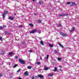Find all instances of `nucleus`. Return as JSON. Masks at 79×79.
<instances>
[{"label": "nucleus", "instance_id": "473e14b6", "mask_svg": "<svg viewBox=\"0 0 79 79\" xmlns=\"http://www.w3.org/2000/svg\"><path fill=\"white\" fill-rule=\"evenodd\" d=\"M19 27H23V26L22 25H20L19 26Z\"/></svg>", "mask_w": 79, "mask_h": 79}, {"label": "nucleus", "instance_id": "f8f14e48", "mask_svg": "<svg viewBox=\"0 0 79 79\" xmlns=\"http://www.w3.org/2000/svg\"><path fill=\"white\" fill-rule=\"evenodd\" d=\"M49 45L50 46V47H53V44H49Z\"/></svg>", "mask_w": 79, "mask_h": 79}, {"label": "nucleus", "instance_id": "7ed1b4c3", "mask_svg": "<svg viewBox=\"0 0 79 79\" xmlns=\"http://www.w3.org/2000/svg\"><path fill=\"white\" fill-rule=\"evenodd\" d=\"M19 61L20 63H22V64H24L25 63V62L21 59H19Z\"/></svg>", "mask_w": 79, "mask_h": 79}, {"label": "nucleus", "instance_id": "393cba45", "mask_svg": "<svg viewBox=\"0 0 79 79\" xmlns=\"http://www.w3.org/2000/svg\"><path fill=\"white\" fill-rule=\"evenodd\" d=\"M12 54H13L12 52H10L9 53V55H11Z\"/></svg>", "mask_w": 79, "mask_h": 79}, {"label": "nucleus", "instance_id": "de8ad7c7", "mask_svg": "<svg viewBox=\"0 0 79 79\" xmlns=\"http://www.w3.org/2000/svg\"><path fill=\"white\" fill-rule=\"evenodd\" d=\"M16 14H14V15H16Z\"/></svg>", "mask_w": 79, "mask_h": 79}, {"label": "nucleus", "instance_id": "2f4dec72", "mask_svg": "<svg viewBox=\"0 0 79 79\" xmlns=\"http://www.w3.org/2000/svg\"><path fill=\"white\" fill-rule=\"evenodd\" d=\"M67 5H69L70 4V2H67Z\"/></svg>", "mask_w": 79, "mask_h": 79}, {"label": "nucleus", "instance_id": "a18cd8bd", "mask_svg": "<svg viewBox=\"0 0 79 79\" xmlns=\"http://www.w3.org/2000/svg\"><path fill=\"white\" fill-rule=\"evenodd\" d=\"M37 60H38V59H37L36 60V61H37Z\"/></svg>", "mask_w": 79, "mask_h": 79}, {"label": "nucleus", "instance_id": "b1692460", "mask_svg": "<svg viewBox=\"0 0 79 79\" xmlns=\"http://www.w3.org/2000/svg\"><path fill=\"white\" fill-rule=\"evenodd\" d=\"M37 64H40V62H38L36 63Z\"/></svg>", "mask_w": 79, "mask_h": 79}, {"label": "nucleus", "instance_id": "c756f323", "mask_svg": "<svg viewBox=\"0 0 79 79\" xmlns=\"http://www.w3.org/2000/svg\"><path fill=\"white\" fill-rule=\"evenodd\" d=\"M38 22L39 23H41V20H38Z\"/></svg>", "mask_w": 79, "mask_h": 79}, {"label": "nucleus", "instance_id": "2eb2a0df", "mask_svg": "<svg viewBox=\"0 0 79 79\" xmlns=\"http://www.w3.org/2000/svg\"><path fill=\"white\" fill-rule=\"evenodd\" d=\"M53 76V74H49L48 75V76Z\"/></svg>", "mask_w": 79, "mask_h": 79}, {"label": "nucleus", "instance_id": "f3484780", "mask_svg": "<svg viewBox=\"0 0 79 79\" xmlns=\"http://www.w3.org/2000/svg\"><path fill=\"white\" fill-rule=\"evenodd\" d=\"M29 25L31 26V27H33L34 26V25L32 23H30L29 24Z\"/></svg>", "mask_w": 79, "mask_h": 79}, {"label": "nucleus", "instance_id": "c85d7f7f", "mask_svg": "<svg viewBox=\"0 0 79 79\" xmlns=\"http://www.w3.org/2000/svg\"><path fill=\"white\" fill-rule=\"evenodd\" d=\"M34 78H35V77H34V76H32L31 77V79H34Z\"/></svg>", "mask_w": 79, "mask_h": 79}, {"label": "nucleus", "instance_id": "9d476101", "mask_svg": "<svg viewBox=\"0 0 79 79\" xmlns=\"http://www.w3.org/2000/svg\"><path fill=\"white\" fill-rule=\"evenodd\" d=\"M53 71H57V67H55V69H53L52 70Z\"/></svg>", "mask_w": 79, "mask_h": 79}, {"label": "nucleus", "instance_id": "4468645a", "mask_svg": "<svg viewBox=\"0 0 79 79\" xmlns=\"http://www.w3.org/2000/svg\"><path fill=\"white\" fill-rule=\"evenodd\" d=\"M24 75H25V76H29V75L28 74V73L25 72V73L24 74Z\"/></svg>", "mask_w": 79, "mask_h": 79}, {"label": "nucleus", "instance_id": "aec40b11", "mask_svg": "<svg viewBox=\"0 0 79 79\" xmlns=\"http://www.w3.org/2000/svg\"><path fill=\"white\" fill-rule=\"evenodd\" d=\"M61 26V23H60L58 24L57 25L58 27H60V26Z\"/></svg>", "mask_w": 79, "mask_h": 79}, {"label": "nucleus", "instance_id": "dca6fc26", "mask_svg": "<svg viewBox=\"0 0 79 79\" xmlns=\"http://www.w3.org/2000/svg\"><path fill=\"white\" fill-rule=\"evenodd\" d=\"M5 34H7V35H9L10 34L8 32L6 31H5Z\"/></svg>", "mask_w": 79, "mask_h": 79}, {"label": "nucleus", "instance_id": "e433bc0d", "mask_svg": "<svg viewBox=\"0 0 79 79\" xmlns=\"http://www.w3.org/2000/svg\"><path fill=\"white\" fill-rule=\"evenodd\" d=\"M1 76H2V75L1 74H0V77H1Z\"/></svg>", "mask_w": 79, "mask_h": 79}, {"label": "nucleus", "instance_id": "4be33fe9", "mask_svg": "<svg viewBox=\"0 0 79 79\" xmlns=\"http://www.w3.org/2000/svg\"><path fill=\"white\" fill-rule=\"evenodd\" d=\"M16 66H18V64H17L15 65H14V66H13V68H16Z\"/></svg>", "mask_w": 79, "mask_h": 79}, {"label": "nucleus", "instance_id": "37998d69", "mask_svg": "<svg viewBox=\"0 0 79 79\" xmlns=\"http://www.w3.org/2000/svg\"><path fill=\"white\" fill-rule=\"evenodd\" d=\"M59 68H61V66L60 65L59 66Z\"/></svg>", "mask_w": 79, "mask_h": 79}, {"label": "nucleus", "instance_id": "4c0bfd02", "mask_svg": "<svg viewBox=\"0 0 79 79\" xmlns=\"http://www.w3.org/2000/svg\"><path fill=\"white\" fill-rule=\"evenodd\" d=\"M18 79H22V78H21L19 77L18 78Z\"/></svg>", "mask_w": 79, "mask_h": 79}, {"label": "nucleus", "instance_id": "20e7f679", "mask_svg": "<svg viewBox=\"0 0 79 79\" xmlns=\"http://www.w3.org/2000/svg\"><path fill=\"white\" fill-rule=\"evenodd\" d=\"M37 29H35L31 31L30 32V34H34L35 32L37 31Z\"/></svg>", "mask_w": 79, "mask_h": 79}, {"label": "nucleus", "instance_id": "412c9836", "mask_svg": "<svg viewBox=\"0 0 79 79\" xmlns=\"http://www.w3.org/2000/svg\"><path fill=\"white\" fill-rule=\"evenodd\" d=\"M27 68L28 69H31L32 68V67L31 66H28Z\"/></svg>", "mask_w": 79, "mask_h": 79}, {"label": "nucleus", "instance_id": "bb28decb", "mask_svg": "<svg viewBox=\"0 0 79 79\" xmlns=\"http://www.w3.org/2000/svg\"><path fill=\"white\" fill-rule=\"evenodd\" d=\"M58 61H60V60H61V58H58Z\"/></svg>", "mask_w": 79, "mask_h": 79}, {"label": "nucleus", "instance_id": "79ce46f5", "mask_svg": "<svg viewBox=\"0 0 79 79\" xmlns=\"http://www.w3.org/2000/svg\"><path fill=\"white\" fill-rule=\"evenodd\" d=\"M32 2H35V0H32Z\"/></svg>", "mask_w": 79, "mask_h": 79}, {"label": "nucleus", "instance_id": "a19ab883", "mask_svg": "<svg viewBox=\"0 0 79 79\" xmlns=\"http://www.w3.org/2000/svg\"><path fill=\"white\" fill-rule=\"evenodd\" d=\"M3 27H4L5 28V27H6V26H3Z\"/></svg>", "mask_w": 79, "mask_h": 79}, {"label": "nucleus", "instance_id": "7c9ffc66", "mask_svg": "<svg viewBox=\"0 0 79 79\" xmlns=\"http://www.w3.org/2000/svg\"><path fill=\"white\" fill-rule=\"evenodd\" d=\"M0 40L2 41V37L0 36Z\"/></svg>", "mask_w": 79, "mask_h": 79}, {"label": "nucleus", "instance_id": "72a5a7b5", "mask_svg": "<svg viewBox=\"0 0 79 79\" xmlns=\"http://www.w3.org/2000/svg\"><path fill=\"white\" fill-rule=\"evenodd\" d=\"M29 52H32V50H29Z\"/></svg>", "mask_w": 79, "mask_h": 79}, {"label": "nucleus", "instance_id": "ea45409f", "mask_svg": "<svg viewBox=\"0 0 79 79\" xmlns=\"http://www.w3.org/2000/svg\"><path fill=\"white\" fill-rule=\"evenodd\" d=\"M2 27H0V29H2Z\"/></svg>", "mask_w": 79, "mask_h": 79}, {"label": "nucleus", "instance_id": "f257e3e1", "mask_svg": "<svg viewBox=\"0 0 79 79\" xmlns=\"http://www.w3.org/2000/svg\"><path fill=\"white\" fill-rule=\"evenodd\" d=\"M59 34H60L62 36H63V37H66L68 36V35L61 32H60Z\"/></svg>", "mask_w": 79, "mask_h": 79}, {"label": "nucleus", "instance_id": "f704fd0d", "mask_svg": "<svg viewBox=\"0 0 79 79\" xmlns=\"http://www.w3.org/2000/svg\"><path fill=\"white\" fill-rule=\"evenodd\" d=\"M15 58H16L17 59H18V56H16V57H15Z\"/></svg>", "mask_w": 79, "mask_h": 79}, {"label": "nucleus", "instance_id": "9b49d317", "mask_svg": "<svg viewBox=\"0 0 79 79\" xmlns=\"http://www.w3.org/2000/svg\"><path fill=\"white\" fill-rule=\"evenodd\" d=\"M48 56H49V55L48 54L47 55L46 57L45 58V59H46V61H47V60H48Z\"/></svg>", "mask_w": 79, "mask_h": 79}, {"label": "nucleus", "instance_id": "c9c22d12", "mask_svg": "<svg viewBox=\"0 0 79 79\" xmlns=\"http://www.w3.org/2000/svg\"><path fill=\"white\" fill-rule=\"evenodd\" d=\"M40 60H42V57H40Z\"/></svg>", "mask_w": 79, "mask_h": 79}, {"label": "nucleus", "instance_id": "39448f33", "mask_svg": "<svg viewBox=\"0 0 79 79\" xmlns=\"http://www.w3.org/2000/svg\"><path fill=\"white\" fill-rule=\"evenodd\" d=\"M68 14H62L59 15V16H68Z\"/></svg>", "mask_w": 79, "mask_h": 79}, {"label": "nucleus", "instance_id": "cd10ccee", "mask_svg": "<svg viewBox=\"0 0 79 79\" xmlns=\"http://www.w3.org/2000/svg\"><path fill=\"white\" fill-rule=\"evenodd\" d=\"M39 4H40V5H41V4H42V2H39Z\"/></svg>", "mask_w": 79, "mask_h": 79}, {"label": "nucleus", "instance_id": "49530a36", "mask_svg": "<svg viewBox=\"0 0 79 79\" xmlns=\"http://www.w3.org/2000/svg\"><path fill=\"white\" fill-rule=\"evenodd\" d=\"M60 71H62V70H61V69H60Z\"/></svg>", "mask_w": 79, "mask_h": 79}, {"label": "nucleus", "instance_id": "423d86ee", "mask_svg": "<svg viewBox=\"0 0 79 79\" xmlns=\"http://www.w3.org/2000/svg\"><path fill=\"white\" fill-rule=\"evenodd\" d=\"M9 19H11V20H13V19H14V18L13 17L9 16L8 18Z\"/></svg>", "mask_w": 79, "mask_h": 79}, {"label": "nucleus", "instance_id": "0eeeda50", "mask_svg": "<svg viewBox=\"0 0 79 79\" xmlns=\"http://www.w3.org/2000/svg\"><path fill=\"white\" fill-rule=\"evenodd\" d=\"M44 70H48V67L45 66L44 67Z\"/></svg>", "mask_w": 79, "mask_h": 79}, {"label": "nucleus", "instance_id": "6e6552de", "mask_svg": "<svg viewBox=\"0 0 79 79\" xmlns=\"http://www.w3.org/2000/svg\"><path fill=\"white\" fill-rule=\"evenodd\" d=\"M38 76L39 77H40V79H42V78H43L44 77V76H42L40 75H38Z\"/></svg>", "mask_w": 79, "mask_h": 79}, {"label": "nucleus", "instance_id": "f03ea898", "mask_svg": "<svg viewBox=\"0 0 79 79\" xmlns=\"http://www.w3.org/2000/svg\"><path fill=\"white\" fill-rule=\"evenodd\" d=\"M8 11H5L4 12V13L2 14V17L3 18H4L5 17V15H6V14H8Z\"/></svg>", "mask_w": 79, "mask_h": 79}, {"label": "nucleus", "instance_id": "6ab92c4d", "mask_svg": "<svg viewBox=\"0 0 79 79\" xmlns=\"http://www.w3.org/2000/svg\"><path fill=\"white\" fill-rule=\"evenodd\" d=\"M71 3L73 5H76V4L75 2H72Z\"/></svg>", "mask_w": 79, "mask_h": 79}, {"label": "nucleus", "instance_id": "09e8293b", "mask_svg": "<svg viewBox=\"0 0 79 79\" xmlns=\"http://www.w3.org/2000/svg\"><path fill=\"white\" fill-rule=\"evenodd\" d=\"M9 64H10V63H9Z\"/></svg>", "mask_w": 79, "mask_h": 79}, {"label": "nucleus", "instance_id": "ddd939ff", "mask_svg": "<svg viewBox=\"0 0 79 79\" xmlns=\"http://www.w3.org/2000/svg\"><path fill=\"white\" fill-rule=\"evenodd\" d=\"M74 30V28H72V30H70V32H73Z\"/></svg>", "mask_w": 79, "mask_h": 79}, {"label": "nucleus", "instance_id": "a878e982", "mask_svg": "<svg viewBox=\"0 0 79 79\" xmlns=\"http://www.w3.org/2000/svg\"><path fill=\"white\" fill-rule=\"evenodd\" d=\"M21 71V69H19L17 71V73H19Z\"/></svg>", "mask_w": 79, "mask_h": 79}, {"label": "nucleus", "instance_id": "58836bf2", "mask_svg": "<svg viewBox=\"0 0 79 79\" xmlns=\"http://www.w3.org/2000/svg\"><path fill=\"white\" fill-rule=\"evenodd\" d=\"M41 31H40V30L39 31V34H40V32Z\"/></svg>", "mask_w": 79, "mask_h": 79}, {"label": "nucleus", "instance_id": "a211bd4d", "mask_svg": "<svg viewBox=\"0 0 79 79\" xmlns=\"http://www.w3.org/2000/svg\"><path fill=\"white\" fill-rule=\"evenodd\" d=\"M40 44H41V45L43 46L44 45V43H43V41H40Z\"/></svg>", "mask_w": 79, "mask_h": 79}, {"label": "nucleus", "instance_id": "5701e85b", "mask_svg": "<svg viewBox=\"0 0 79 79\" xmlns=\"http://www.w3.org/2000/svg\"><path fill=\"white\" fill-rule=\"evenodd\" d=\"M54 52L55 53H57V52H58V51L56 50H55Z\"/></svg>", "mask_w": 79, "mask_h": 79}, {"label": "nucleus", "instance_id": "1a4fd4ad", "mask_svg": "<svg viewBox=\"0 0 79 79\" xmlns=\"http://www.w3.org/2000/svg\"><path fill=\"white\" fill-rule=\"evenodd\" d=\"M58 44L59 45V46H60V47H62V48H64V47L63 46H62V45L60 44V43L59 42H58Z\"/></svg>", "mask_w": 79, "mask_h": 79}, {"label": "nucleus", "instance_id": "c03bdc74", "mask_svg": "<svg viewBox=\"0 0 79 79\" xmlns=\"http://www.w3.org/2000/svg\"><path fill=\"white\" fill-rule=\"evenodd\" d=\"M37 14H36V13H35L34 14V15H36Z\"/></svg>", "mask_w": 79, "mask_h": 79}]
</instances>
